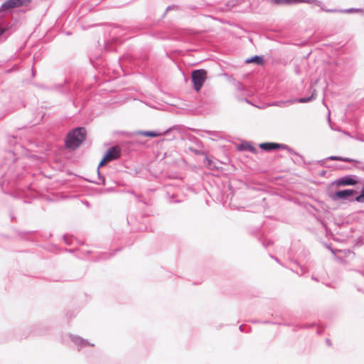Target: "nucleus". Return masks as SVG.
Returning a JSON list of instances; mask_svg holds the SVG:
<instances>
[{
    "label": "nucleus",
    "instance_id": "f257e3e1",
    "mask_svg": "<svg viewBox=\"0 0 364 364\" xmlns=\"http://www.w3.org/2000/svg\"><path fill=\"white\" fill-rule=\"evenodd\" d=\"M31 0H6L0 7V36L5 34L8 37L12 32V25L4 16V12L10 9L26 6Z\"/></svg>",
    "mask_w": 364,
    "mask_h": 364
},
{
    "label": "nucleus",
    "instance_id": "f03ea898",
    "mask_svg": "<svg viewBox=\"0 0 364 364\" xmlns=\"http://www.w3.org/2000/svg\"><path fill=\"white\" fill-rule=\"evenodd\" d=\"M86 130L83 127H77L70 131L65 138V146L68 149H75L85 140Z\"/></svg>",
    "mask_w": 364,
    "mask_h": 364
},
{
    "label": "nucleus",
    "instance_id": "7ed1b4c3",
    "mask_svg": "<svg viewBox=\"0 0 364 364\" xmlns=\"http://www.w3.org/2000/svg\"><path fill=\"white\" fill-rule=\"evenodd\" d=\"M119 156H120V150L119 149V148L117 146H112L107 151V152L104 155V157L100 162L97 170V174H98V178H99V181H97V183L102 184V185H105V178L104 176H101L100 172L99 171L100 167L102 166L107 162L117 159Z\"/></svg>",
    "mask_w": 364,
    "mask_h": 364
},
{
    "label": "nucleus",
    "instance_id": "20e7f679",
    "mask_svg": "<svg viewBox=\"0 0 364 364\" xmlns=\"http://www.w3.org/2000/svg\"><path fill=\"white\" fill-rule=\"evenodd\" d=\"M357 193L356 191L353 189H346L342 191H336L335 193L330 194V198L334 200L337 201L339 200H348V201H355V198L352 197Z\"/></svg>",
    "mask_w": 364,
    "mask_h": 364
},
{
    "label": "nucleus",
    "instance_id": "39448f33",
    "mask_svg": "<svg viewBox=\"0 0 364 364\" xmlns=\"http://www.w3.org/2000/svg\"><path fill=\"white\" fill-rule=\"evenodd\" d=\"M207 73L205 70H196L192 72L191 79L193 83L194 89L199 91L202 87L205 79Z\"/></svg>",
    "mask_w": 364,
    "mask_h": 364
},
{
    "label": "nucleus",
    "instance_id": "423d86ee",
    "mask_svg": "<svg viewBox=\"0 0 364 364\" xmlns=\"http://www.w3.org/2000/svg\"><path fill=\"white\" fill-rule=\"evenodd\" d=\"M259 147L264 151H272L277 149L282 148L283 149L287 150L290 154H298L296 153L291 147L286 144H277V143H273V142H267V143H262L259 144Z\"/></svg>",
    "mask_w": 364,
    "mask_h": 364
},
{
    "label": "nucleus",
    "instance_id": "0eeeda50",
    "mask_svg": "<svg viewBox=\"0 0 364 364\" xmlns=\"http://www.w3.org/2000/svg\"><path fill=\"white\" fill-rule=\"evenodd\" d=\"M250 0H230L227 2V9L241 7L238 11H243L250 8Z\"/></svg>",
    "mask_w": 364,
    "mask_h": 364
},
{
    "label": "nucleus",
    "instance_id": "6e6552de",
    "mask_svg": "<svg viewBox=\"0 0 364 364\" xmlns=\"http://www.w3.org/2000/svg\"><path fill=\"white\" fill-rule=\"evenodd\" d=\"M356 178L354 175H346L338 178L334 183L338 186H353L358 183Z\"/></svg>",
    "mask_w": 364,
    "mask_h": 364
},
{
    "label": "nucleus",
    "instance_id": "1a4fd4ad",
    "mask_svg": "<svg viewBox=\"0 0 364 364\" xmlns=\"http://www.w3.org/2000/svg\"><path fill=\"white\" fill-rule=\"evenodd\" d=\"M71 340L78 346L79 349L86 346H94V344H90L87 340H85L79 336H72Z\"/></svg>",
    "mask_w": 364,
    "mask_h": 364
},
{
    "label": "nucleus",
    "instance_id": "9d476101",
    "mask_svg": "<svg viewBox=\"0 0 364 364\" xmlns=\"http://www.w3.org/2000/svg\"><path fill=\"white\" fill-rule=\"evenodd\" d=\"M299 3H308L310 4H313L314 6L320 7L321 10L325 11L326 12L333 13V12L338 11L336 9H323V7H322L323 4L321 1H320L318 0H299Z\"/></svg>",
    "mask_w": 364,
    "mask_h": 364
},
{
    "label": "nucleus",
    "instance_id": "9b49d317",
    "mask_svg": "<svg viewBox=\"0 0 364 364\" xmlns=\"http://www.w3.org/2000/svg\"><path fill=\"white\" fill-rule=\"evenodd\" d=\"M246 63H255L257 65H262L264 63V58L262 56L255 55L246 60Z\"/></svg>",
    "mask_w": 364,
    "mask_h": 364
},
{
    "label": "nucleus",
    "instance_id": "f8f14e48",
    "mask_svg": "<svg viewBox=\"0 0 364 364\" xmlns=\"http://www.w3.org/2000/svg\"><path fill=\"white\" fill-rule=\"evenodd\" d=\"M272 2L274 4H295L299 3V0H272Z\"/></svg>",
    "mask_w": 364,
    "mask_h": 364
},
{
    "label": "nucleus",
    "instance_id": "ddd939ff",
    "mask_svg": "<svg viewBox=\"0 0 364 364\" xmlns=\"http://www.w3.org/2000/svg\"><path fill=\"white\" fill-rule=\"evenodd\" d=\"M315 95H316V90L314 89L311 97L298 98V99L295 100L294 101L296 102H299V103H306V102L311 101L313 99H314Z\"/></svg>",
    "mask_w": 364,
    "mask_h": 364
},
{
    "label": "nucleus",
    "instance_id": "4468645a",
    "mask_svg": "<svg viewBox=\"0 0 364 364\" xmlns=\"http://www.w3.org/2000/svg\"><path fill=\"white\" fill-rule=\"evenodd\" d=\"M327 160L330 161H344V162H351L353 161L352 159L349 158H345L342 156H331L327 158Z\"/></svg>",
    "mask_w": 364,
    "mask_h": 364
},
{
    "label": "nucleus",
    "instance_id": "2eb2a0df",
    "mask_svg": "<svg viewBox=\"0 0 364 364\" xmlns=\"http://www.w3.org/2000/svg\"><path fill=\"white\" fill-rule=\"evenodd\" d=\"M139 134L144 136L156 137L161 135L160 133L154 131L140 132Z\"/></svg>",
    "mask_w": 364,
    "mask_h": 364
},
{
    "label": "nucleus",
    "instance_id": "dca6fc26",
    "mask_svg": "<svg viewBox=\"0 0 364 364\" xmlns=\"http://www.w3.org/2000/svg\"><path fill=\"white\" fill-rule=\"evenodd\" d=\"M239 149L240 150H247V151H250L252 152H254L255 151V149L254 148V146L248 143L240 144L239 146Z\"/></svg>",
    "mask_w": 364,
    "mask_h": 364
},
{
    "label": "nucleus",
    "instance_id": "f3484780",
    "mask_svg": "<svg viewBox=\"0 0 364 364\" xmlns=\"http://www.w3.org/2000/svg\"><path fill=\"white\" fill-rule=\"evenodd\" d=\"M180 10V7L178 5H171V6H167L166 9V11L164 14L163 16H164L167 12L170 11H179Z\"/></svg>",
    "mask_w": 364,
    "mask_h": 364
},
{
    "label": "nucleus",
    "instance_id": "a211bd4d",
    "mask_svg": "<svg viewBox=\"0 0 364 364\" xmlns=\"http://www.w3.org/2000/svg\"><path fill=\"white\" fill-rule=\"evenodd\" d=\"M297 267L299 268V270H295V272L298 274H300V275H302L304 274L305 272H306L308 271L307 268L304 266H300L299 264H297Z\"/></svg>",
    "mask_w": 364,
    "mask_h": 364
},
{
    "label": "nucleus",
    "instance_id": "6ab92c4d",
    "mask_svg": "<svg viewBox=\"0 0 364 364\" xmlns=\"http://www.w3.org/2000/svg\"><path fill=\"white\" fill-rule=\"evenodd\" d=\"M360 11H361V9H360L351 8V9H346V10H342L341 11L346 12V13H352V12H358Z\"/></svg>",
    "mask_w": 364,
    "mask_h": 364
},
{
    "label": "nucleus",
    "instance_id": "aec40b11",
    "mask_svg": "<svg viewBox=\"0 0 364 364\" xmlns=\"http://www.w3.org/2000/svg\"><path fill=\"white\" fill-rule=\"evenodd\" d=\"M244 328H245V326L244 325H241V326H240L239 328H240V331L243 332V331H245Z\"/></svg>",
    "mask_w": 364,
    "mask_h": 364
},
{
    "label": "nucleus",
    "instance_id": "412c9836",
    "mask_svg": "<svg viewBox=\"0 0 364 364\" xmlns=\"http://www.w3.org/2000/svg\"><path fill=\"white\" fill-rule=\"evenodd\" d=\"M326 343H327V344H328V346H331V341H330V339H328V338H327V339H326Z\"/></svg>",
    "mask_w": 364,
    "mask_h": 364
},
{
    "label": "nucleus",
    "instance_id": "4be33fe9",
    "mask_svg": "<svg viewBox=\"0 0 364 364\" xmlns=\"http://www.w3.org/2000/svg\"><path fill=\"white\" fill-rule=\"evenodd\" d=\"M242 87V85L241 83H238V88L241 89Z\"/></svg>",
    "mask_w": 364,
    "mask_h": 364
},
{
    "label": "nucleus",
    "instance_id": "5701e85b",
    "mask_svg": "<svg viewBox=\"0 0 364 364\" xmlns=\"http://www.w3.org/2000/svg\"><path fill=\"white\" fill-rule=\"evenodd\" d=\"M358 272L364 276V271H358Z\"/></svg>",
    "mask_w": 364,
    "mask_h": 364
},
{
    "label": "nucleus",
    "instance_id": "b1692460",
    "mask_svg": "<svg viewBox=\"0 0 364 364\" xmlns=\"http://www.w3.org/2000/svg\"><path fill=\"white\" fill-rule=\"evenodd\" d=\"M173 129H175V127H173ZM172 129V128L169 129L168 130H166L165 132H164V134H166V133H168L169 132V130Z\"/></svg>",
    "mask_w": 364,
    "mask_h": 364
},
{
    "label": "nucleus",
    "instance_id": "393cba45",
    "mask_svg": "<svg viewBox=\"0 0 364 364\" xmlns=\"http://www.w3.org/2000/svg\"><path fill=\"white\" fill-rule=\"evenodd\" d=\"M313 325H314V323H311V324L308 325L306 327L309 328V327H310V326H311Z\"/></svg>",
    "mask_w": 364,
    "mask_h": 364
},
{
    "label": "nucleus",
    "instance_id": "a878e982",
    "mask_svg": "<svg viewBox=\"0 0 364 364\" xmlns=\"http://www.w3.org/2000/svg\"><path fill=\"white\" fill-rule=\"evenodd\" d=\"M312 279L317 281V279H316L314 277H312Z\"/></svg>",
    "mask_w": 364,
    "mask_h": 364
}]
</instances>
